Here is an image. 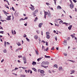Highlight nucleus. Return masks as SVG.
<instances>
[{
  "mask_svg": "<svg viewBox=\"0 0 77 77\" xmlns=\"http://www.w3.org/2000/svg\"><path fill=\"white\" fill-rule=\"evenodd\" d=\"M40 73H42L43 74V73H44V71L43 70H41L40 71Z\"/></svg>",
  "mask_w": 77,
  "mask_h": 77,
  "instance_id": "19",
  "label": "nucleus"
},
{
  "mask_svg": "<svg viewBox=\"0 0 77 77\" xmlns=\"http://www.w3.org/2000/svg\"><path fill=\"white\" fill-rule=\"evenodd\" d=\"M18 50H19V49H16V52H17V51H18Z\"/></svg>",
  "mask_w": 77,
  "mask_h": 77,
  "instance_id": "50",
  "label": "nucleus"
},
{
  "mask_svg": "<svg viewBox=\"0 0 77 77\" xmlns=\"http://www.w3.org/2000/svg\"><path fill=\"white\" fill-rule=\"evenodd\" d=\"M26 40H27V41H29V38H26Z\"/></svg>",
  "mask_w": 77,
  "mask_h": 77,
  "instance_id": "54",
  "label": "nucleus"
},
{
  "mask_svg": "<svg viewBox=\"0 0 77 77\" xmlns=\"http://www.w3.org/2000/svg\"><path fill=\"white\" fill-rule=\"evenodd\" d=\"M18 57H19V58H20V57H22V56L21 55V56H20H20H18Z\"/></svg>",
  "mask_w": 77,
  "mask_h": 77,
  "instance_id": "45",
  "label": "nucleus"
},
{
  "mask_svg": "<svg viewBox=\"0 0 77 77\" xmlns=\"http://www.w3.org/2000/svg\"><path fill=\"white\" fill-rule=\"evenodd\" d=\"M73 1L74 3H76L77 2V1L75 0H73Z\"/></svg>",
  "mask_w": 77,
  "mask_h": 77,
  "instance_id": "42",
  "label": "nucleus"
},
{
  "mask_svg": "<svg viewBox=\"0 0 77 77\" xmlns=\"http://www.w3.org/2000/svg\"><path fill=\"white\" fill-rule=\"evenodd\" d=\"M4 61H5V60L4 59H3L1 61V62L2 63V62H4Z\"/></svg>",
  "mask_w": 77,
  "mask_h": 77,
  "instance_id": "49",
  "label": "nucleus"
},
{
  "mask_svg": "<svg viewBox=\"0 0 77 77\" xmlns=\"http://www.w3.org/2000/svg\"><path fill=\"white\" fill-rule=\"evenodd\" d=\"M62 9V8L61 7H60V6L58 5L57 7V9Z\"/></svg>",
  "mask_w": 77,
  "mask_h": 77,
  "instance_id": "15",
  "label": "nucleus"
},
{
  "mask_svg": "<svg viewBox=\"0 0 77 77\" xmlns=\"http://www.w3.org/2000/svg\"><path fill=\"white\" fill-rule=\"evenodd\" d=\"M69 17H70V18H71V19L72 18V16H69Z\"/></svg>",
  "mask_w": 77,
  "mask_h": 77,
  "instance_id": "55",
  "label": "nucleus"
},
{
  "mask_svg": "<svg viewBox=\"0 0 77 77\" xmlns=\"http://www.w3.org/2000/svg\"><path fill=\"white\" fill-rule=\"evenodd\" d=\"M38 10H36L35 11L33 12L34 13L36 14V13H38Z\"/></svg>",
  "mask_w": 77,
  "mask_h": 77,
  "instance_id": "17",
  "label": "nucleus"
},
{
  "mask_svg": "<svg viewBox=\"0 0 77 77\" xmlns=\"http://www.w3.org/2000/svg\"><path fill=\"white\" fill-rule=\"evenodd\" d=\"M51 50H54V47H52L51 49Z\"/></svg>",
  "mask_w": 77,
  "mask_h": 77,
  "instance_id": "28",
  "label": "nucleus"
},
{
  "mask_svg": "<svg viewBox=\"0 0 77 77\" xmlns=\"http://www.w3.org/2000/svg\"><path fill=\"white\" fill-rule=\"evenodd\" d=\"M27 18H28L27 17H25L24 19V20H27Z\"/></svg>",
  "mask_w": 77,
  "mask_h": 77,
  "instance_id": "53",
  "label": "nucleus"
},
{
  "mask_svg": "<svg viewBox=\"0 0 77 77\" xmlns=\"http://www.w3.org/2000/svg\"><path fill=\"white\" fill-rule=\"evenodd\" d=\"M15 70H16V69H18V68H17V67H16V68L14 69Z\"/></svg>",
  "mask_w": 77,
  "mask_h": 77,
  "instance_id": "58",
  "label": "nucleus"
},
{
  "mask_svg": "<svg viewBox=\"0 0 77 77\" xmlns=\"http://www.w3.org/2000/svg\"><path fill=\"white\" fill-rule=\"evenodd\" d=\"M54 38H55V39L56 41H57V36H55L54 37Z\"/></svg>",
  "mask_w": 77,
  "mask_h": 77,
  "instance_id": "32",
  "label": "nucleus"
},
{
  "mask_svg": "<svg viewBox=\"0 0 77 77\" xmlns=\"http://www.w3.org/2000/svg\"><path fill=\"white\" fill-rule=\"evenodd\" d=\"M3 33H4V31H0V33H2V34H3Z\"/></svg>",
  "mask_w": 77,
  "mask_h": 77,
  "instance_id": "35",
  "label": "nucleus"
},
{
  "mask_svg": "<svg viewBox=\"0 0 77 77\" xmlns=\"http://www.w3.org/2000/svg\"><path fill=\"white\" fill-rule=\"evenodd\" d=\"M62 66L60 67L59 68V71H62Z\"/></svg>",
  "mask_w": 77,
  "mask_h": 77,
  "instance_id": "14",
  "label": "nucleus"
},
{
  "mask_svg": "<svg viewBox=\"0 0 77 77\" xmlns=\"http://www.w3.org/2000/svg\"><path fill=\"white\" fill-rule=\"evenodd\" d=\"M45 57L46 58H50V57H51L49 56H47L46 55H45Z\"/></svg>",
  "mask_w": 77,
  "mask_h": 77,
  "instance_id": "18",
  "label": "nucleus"
},
{
  "mask_svg": "<svg viewBox=\"0 0 77 77\" xmlns=\"http://www.w3.org/2000/svg\"><path fill=\"white\" fill-rule=\"evenodd\" d=\"M12 9L13 11H15V9H14V8L13 7H12Z\"/></svg>",
  "mask_w": 77,
  "mask_h": 77,
  "instance_id": "41",
  "label": "nucleus"
},
{
  "mask_svg": "<svg viewBox=\"0 0 77 77\" xmlns=\"http://www.w3.org/2000/svg\"><path fill=\"white\" fill-rule=\"evenodd\" d=\"M46 5H48V6H49V4L48 3V2H47L46 3Z\"/></svg>",
  "mask_w": 77,
  "mask_h": 77,
  "instance_id": "46",
  "label": "nucleus"
},
{
  "mask_svg": "<svg viewBox=\"0 0 77 77\" xmlns=\"http://www.w3.org/2000/svg\"><path fill=\"white\" fill-rule=\"evenodd\" d=\"M70 8L71 9H72L74 8V5L73 4H70L69 5Z\"/></svg>",
  "mask_w": 77,
  "mask_h": 77,
  "instance_id": "6",
  "label": "nucleus"
},
{
  "mask_svg": "<svg viewBox=\"0 0 77 77\" xmlns=\"http://www.w3.org/2000/svg\"><path fill=\"white\" fill-rule=\"evenodd\" d=\"M17 45L18 46H20V45H21V44H20V42H19L17 43Z\"/></svg>",
  "mask_w": 77,
  "mask_h": 77,
  "instance_id": "27",
  "label": "nucleus"
},
{
  "mask_svg": "<svg viewBox=\"0 0 77 77\" xmlns=\"http://www.w3.org/2000/svg\"><path fill=\"white\" fill-rule=\"evenodd\" d=\"M63 44H64V45L66 46V45H67V40H65L63 42Z\"/></svg>",
  "mask_w": 77,
  "mask_h": 77,
  "instance_id": "3",
  "label": "nucleus"
},
{
  "mask_svg": "<svg viewBox=\"0 0 77 77\" xmlns=\"http://www.w3.org/2000/svg\"><path fill=\"white\" fill-rule=\"evenodd\" d=\"M69 1L70 3H71V5L73 4L72 3V1H71V0H69Z\"/></svg>",
  "mask_w": 77,
  "mask_h": 77,
  "instance_id": "39",
  "label": "nucleus"
},
{
  "mask_svg": "<svg viewBox=\"0 0 77 77\" xmlns=\"http://www.w3.org/2000/svg\"><path fill=\"white\" fill-rule=\"evenodd\" d=\"M24 20V19H23V18H21L20 19V21H21V20Z\"/></svg>",
  "mask_w": 77,
  "mask_h": 77,
  "instance_id": "43",
  "label": "nucleus"
},
{
  "mask_svg": "<svg viewBox=\"0 0 77 77\" xmlns=\"http://www.w3.org/2000/svg\"><path fill=\"white\" fill-rule=\"evenodd\" d=\"M46 45H47V46H48V42H46Z\"/></svg>",
  "mask_w": 77,
  "mask_h": 77,
  "instance_id": "56",
  "label": "nucleus"
},
{
  "mask_svg": "<svg viewBox=\"0 0 77 77\" xmlns=\"http://www.w3.org/2000/svg\"><path fill=\"white\" fill-rule=\"evenodd\" d=\"M63 24H66V26H68V23H66L65 22H64V23H63Z\"/></svg>",
  "mask_w": 77,
  "mask_h": 77,
  "instance_id": "30",
  "label": "nucleus"
},
{
  "mask_svg": "<svg viewBox=\"0 0 77 77\" xmlns=\"http://www.w3.org/2000/svg\"><path fill=\"white\" fill-rule=\"evenodd\" d=\"M32 15H33V16L34 17H36V13H34V12H33Z\"/></svg>",
  "mask_w": 77,
  "mask_h": 77,
  "instance_id": "20",
  "label": "nucleus"
},
{
  "mask_svg": "<svg viewBox=\"0 0 77 77\" xmlns=\"http://www.w3.org/2000/svg\"><path fill=\"white\" fill-rule=\"evenodd\" d=\"M11 16H8L7 18H6V20H11Z\"/></svg>",
  "mask_w": 77,
  "mask_h": 77,
  "instance_id": "5",
  "label": "nucleus"
},
{
  "mask_svg": "<svg viewBox=\"0 0 77 77\" xmlns=\"http://www.w3.org/2000/svg\"><path fill=\"white\" fill-rule=\"evenodd\" d=\"M42 24H43V23H41L39 24L38 26L39 27H40V28H41V27L42 26Z\"/></svg>",
  "mask_w": 77,
  "mask_h": 77,
  "instance_id": "9",
  "label": "nucleus"
},
{
  "mask_svg": "<svg viewBox=\"0 0 77 77\" xmlns=\"http://www.w3.org/2000/svg\"><path fill=\"white\" fill-rule=\"evenodd\" d=\"M72 25H70L69 26V27H68V29L69 30H71V28H72Z\"/></svg>",
  "mask_w": 77,
  "mask_h": 77,
  "instance_id": "11",
  "label": "nucleus"
},
{
  "mask_svg": "<svg viewBox=\"0 0 77 77\" xmlns=\"http://www.w3.org/2000/svg\"><path fill=\"white\" fill-rule=\"evenodd\" d=\"M0 29H2V30H3V28L2 27V26H0Z\"/></svg>",
  "mask_w": 77,
  "mask_h": 77,
  "instance_id": "52",
  "label": "nucleus"
},
{
  "mask_svg": "<svg viewBox=\"0 0 77 77\" xmlns=\"http://www.w3.org/2000/svg\"><path fill=\"white\" fill-rule=\"evenodd\" d=\"M3 51L4 53H6L7 52V51L6 49H4Z\"/></svg>",
  "mask_w": 77,
  "mask_h": 77,
  "instance_id": "25",
  "label": "nucleus"
},
{
  "mask_svg": "<svg viewBox=\"0 0 77 77\" xmlns=\"http://www.w3.org/2000/svg\"><path fill=\"white\" fill-rule=\"evenodd\" d=\"M42 42H44V43H45V42L44 40H42Z\"/></svg>",
  "mask_w": 77,
  "mask_h": 77,
  "instance_id": "51",
  "label": "nucleus"
},
{
  "mask_svg": "<svg viewBox=\"0 0 77 77\" xmlns=\"http://www.w3.org/2000/svg\"><path fill=\"white\" fill-rule=\"evenodd\" d=\"M41 59L42 58H38L37 59V61H38V62H39L40 60H41Z\"/></svg>",
  "mask_w": 77,
  "mask_h": 77,
  "instance_id": "31",
  "label": "nucleus"
},
{
  "mask_svg": "<svg viewBox=\"0 0 77 77\" xmlns=\"http://www.w3.org/2000/svg\"><path fill=\"white\" fill-rule=\"evenodd\" d=\"M5 7H6V8H7V7H8V6L7 5H5Z\"/></svg>",
  "mask_w": 77,
  "mask_h": 77,
  "instance_id": "63",
  "label": "nucleus"
},
{
  "mask_svg": "<svg viewBox=\"0 0 77 77\" xmlns=\"http://www.w3.org/2000/svg\"><path fill=\"white\" fill-rule=\"evenodd\" d=\"M46 38L47 39H50V33L49 32H46Z\"/></svg>",
  "mask_w": 77,
  "mask_h": 77,
  "instance_id": "2",
  "label": "nucleus"
},
{
  "mask_svg": "<svg viewBox=\"0 0 77 77\" xmlns=\"http://www.w3.org/2000/svg\"><path fill=\"white\" fill-rule=\"evenodd\" d=\"M54 4H55V5H56V1H54Z\"/></svg>",
  "mask_w": 77,
  "mask_h": 77,
  "instance_id": "62",
  "label": "nucleus"
},
{
  "mask_svg": "<svg viewBox=\"0 0 77 77\" xmlns=\"http://www.w3.org/2000/svg\"><path fill=\"white\" fill-rule=\"evenodd\" d=\"M32 70H33V71H36V69L35 68H32Z\"/></svg>",
  "mask_w": 77,
  "mask_h": 77,
  "instance_id": "26",
  "label": "nucleus"
},
{
  "mask_svg": "<svg viewBox=\"0 0 77 77\" xmlns=\"http://www.w3.org/2000/svg\"><path fill=\"white\" fill-rule=\"evenodd\" d=\"M69 61H70V62H75V61L72 60H69Z\"/></svg>",
  "mask_w": 77,
  "mask_h": 77,
  "instance_id": "40",
  "label": "nucleus"
},
{
  "mask_svg": "<svg viewBox=\"0 0 77 77\" xmlns=\"http://www.w3.org/2000/svg\"><path fill=\"white\" fill-rule=\"evenodd\" d=\"M48 12H49V13H48V17L49 16V17H50V15H51V14H50V11H48Z\"/></svg>",
  "mask_w": 77,
  "mask_h": 77,
  "instance_id": "21",
  "label": "nucleus"
},
{
  "mask_svg": "<svg viewBox=\"0 0 77 77\" xmlns=\"http://www.w3.org/2000/svg\"><path fill=\"white\" fill-rule=\"evenodd\" d=\"M48 66H44V67H43V68H47V67H48Z\"/></svg>",
  "mask_w": 77,
  "mask_h": 77,
  "instance_id": "36",
  "label": "nucleus"
},
{
  "mask_svg": "<svg viewBox=\"0 0 77 77\" xmlns=\"http://www.w3.org/2000/svg\"><path fill=\"white\" fill-rule=\"evenodd\" d=\"M7 45H10V43H9L8 42H7Z\"/></svg>",
  "mask_w": 77,
  "mask_h": 77,
  "instance_id": "48",
  "label": "nucleus"
},
{
  "mask_svg": "<svg viewBox=\"0 0 77 77\" xmlns=\"http://www.w3.org/2000/svg\"><path fill=\"white\" fill-rule=\"evenodd\" d=\"M70 36L72 37V38H74L75 37V36L74 35H71Z\"/></svg>",
  "mask_w": 77,
  "mask_h": 77,
  "instance_id": "37",
  "label": "nucleus"
},
{
  "mask_svg": "<svg viewBox=\"0 0 77 77\" xmlns=\"http://www.w3.org/2000/svg\"><path fill=\"white\" fill-rule=\"evenodd\" d=\"M64 55L65 56H67V54H66V53H64Z\"/></svg>",
  "mask_w": 77,
  "mask_h": 77,
  "instance_id": "34",
  "label": "nucleus"
},
{
  "mask_svg": "<svg viewBox=\"0 0 77 77\" xmlns=\"http://www.w3.org/2000/svg\"><path fill=\"white\" fill-rule=\"evenodd\" d=\"M35 51L36 54H37V55H38V54H39L38 53V51L36 50H35Z\"/></svg>",
  "mask_w": 77,
  "mask_h": 77,
  "instance_id": "23",
  "label": "nucleus"
},
{
  "mask_svg": "<svg viewBox=\"0 0 77 77\" xmlns=\"http://www.w3.org/2000/svg\"><path fill=\"white\" fill-rule=\"evenodd\" d=\"M21 77H25L26 75H20Z\"/></svg>",
  "mask_w": 77,
  "mask_h": 77,
  "instance_id": "22",
  "label": "nucleus"
},
{
  "mask_svg": "<svg viewBox=\"0 0 77 77\" xmlns=\"http://www.w3.org/2000/svg\"><path fill=\"white\" fill-rule=\"evenodd\" d=\"M23 60L24 61V63H27V61H26V58L24 57H23Z\"/></svg>",
  "mask_w": 77,
  "mask_h": 77,
  "instance_id": "4",
  "label": "nucleus"
},
{
  "mask_svg": "<svg viewBox=\"0 0 77 77\" xmlns=\"http://www.w3.org/2000/svg\"><path fill=\"white\" fill-rule=\"evenodd\" d=\"M12 34L13 35H15L16 34V32H15V30L14 31V32H13V30H12V32H11Z\"/></svg>",
  "mask_w": 77,
  "mask_h": 77,
  "instance_id": "10",
  "label": "nucleus"
},
{
  "mask_svg": "<svg viewBox=\"0 0 77 77\" xmlns=\"http://www.w3.org/2000/svg\"><path fill=\"white\" fill-rule=\"evenodd\" d=\"M45 15V16H44V18H46V15Z\"/></svg>",
  "mask_w": 77,
  "mask_h": 77,
  "instance_id": "64",
  "label": "nucleus"
},
{
  "mask_svg": "<svg viewBox=\"0 0 77 77\" xmlns=\"http://www.w3.org/2000/svg\"><path fill=\"white\" fill-rule=\"evenodd\" d=\"M41 75L42 77H43V76H44V75H45V74H41Z\"/></svg>",
  "mask_w": 77,
  "mask_h": 77,
  "instance_id": "38",
  "label": "nucleus"
},
{
  "mask_svg": "<svg viewBox=\"0 0 77 77\" xmlns=\"http://www.w3.org/2000/svg\"><path fill=\"white\" fill-rule=\"evenodd\" d=\"M42 50H43V49H44V48H45L44 46H42Z\"/></svg>",
  "mask_w": 77,
  "mask_h": 77,
  "instance_id": "61",
  "label": "nucleus"
},
{
  "mask_svg": "<svg viewBox=\"0 0 77 77\" xmlns=\"http://www.w3.org/2000/svg\"><path fill=\"white\" fill-rule=\"evenodd\" d=\"M4 14H8V13L6 11H4Z\"/></svg>",
  "mask_w": 77,
  "mask_h": 77,
  "instance_id": "47",
  "label": "nucleus"
},
{
  "mask_svg": "<svg viewBox=\"0 0 77 77\" xmlns=\"http://www.w3.org/2000/svg\"><path fill=\"white\" fill-rule=\"evenodd\" d=\"M49 64V63L48 61H43L42 62L41 64V66L42 67H44V66H47Z\"/></svg>",
  "mask_w": 77,
  "mask_h": 77,
  "instance_id": "1",
  "label": "nucleus"
},
{
  "mask_svg": "<svg viewBox=\"0 0 77 77\" xmlns=\"http://www.w3.org/2000/svg\"><path fill=\"white\" fill-rule=\"evenodd\" d=\"M53 66L54 68H56V67L57 68H58L57 65V64H55L54 66Z\"/></svg>",
  "mask_w": 77,
  "mask_h": 77,
  "instance_id": "16",
  "label": "nucleus"
},
{
  "mask_svg": "<svg viewBox=\"0 0 77 77\" xmlns=\"http://www.w3.org/2000/svg\"><path fill=\"white\" fill-rule=\"evenodd\" d=\"M29 8H30L31 9L32 11H33L35 10V8L33 7H30Z\"/></svg>",
  "mask_w": 77,
  "mask_h": 77,
  "instance_id": "8",
  "label": "nucleus"
},
{
  "mask_svg": "<svg viewBox=\"0 0 77 77\" xmlns=\"http://www.w3.org/2000/svg\"><path fill=\"white\" fill-rule=\"evenodd\" d=\"M34 38L35 39H37L38 37V36H37V35H35V36H34Z\"/></svg>",
  "mask_w": 77,
  "mask_h": 77,
  "instance_id": "13",
  "label": "nucleus"
},
{
  "mask_svg": "<svg viewBox=\"0 0 77 77\" xmlns=\"http://www.w3.org/2000/svg\"><path fill=\"white\" fill-rule=\"evenodd\" d=\"M37 20H38V17H37L35 18V19H34V21H36Z\"/></svg>",
  "mask_w": 77,
  "mask_h": 77,
  "instance_id": "33",
  "label": "nucleus"
},
{
  "mask_svg": "<svg viewBox=\"0 0 77 77\" xmlns=\"http://www.w3.org/2000/svg\"><path fill=\"white\" fill-rule=\"evenodd\" d=\"M71 72L70 73V74H74V72H75V71L74 70H72L71 71Z\"/></svg>",
  "mask_w": 77,
  "mask_h": 77,
  "instance_id": "7",
  "label": "nucleus"
},
{
  "mask_svg": "<svg viewBox=\"0 0 77 77\" xmlns=\"http://www.w3.org/2000/svg\"><path fill=\"white\" fill-rule=\"evenodd\" d=\"M48 50V48H47L46 50V51H47V50Z\"/></svg>",
  "mask_w": 77,
  "mask_h": 77,
  "instance_id": "60",
  "label": "nucleus"
},
{
  "mask_svg": "<svg viewBox=\"0 0 77 77\" xmlns=\"http://www.w3.org/2000/svg\"><path fill=\"white\" fill-rule=\"evenodd\" d=\"M77 8H75V12H77Z\"/></svg>",
  "mask_w": 77,
  "mask_h": 77,
  "instance_id": "57",
  "label": "nucleus"
},
{
  "mask_svg": "<svg viewBox=\"0 0 77 77\" xmlns=\"http://www.w3.org/2000/svg\"><path fill=\"white\" fill-rule=\"evenodd\" d=\"M56 49L57 50H59V48H56Z\"/></svg>",
  "mask_w": 77,
  "mask_h": 77,
  "instance_id": "59",
  "label": "nucleus"
},
{
  "mask_svg": "<svg viewBox=\"0 0 77 77\" xmlns=\"http://www.w3.org/2000/svg\"><path fill=\"white\" fill-rule=\"evenodd\" d=\"M45 15H47V14H48V12H45Z\"/></svg>",
  "mask_w": 77,
  "mask_h": 77,
  "instance_id": "29",
  "label": "nucleus"
},
{
  "mask_svg": "<svg viewBox=\"0 0 77 77\" xmlns=\"http://www.w3.org/2000/svg\"><path fill=\"white\" fill-rule=\"evenodd\" d=\"M4 45L5 47H6V45H7V43L6 41L4 42Z\"/></svg>",
  "mask_w": 77,
  "mask_h": 77,
  "instance_id": "24",
  "label": "nucleus"
},
{
  "mask_svg": "<svg viewBox=\"0 0 77 77\" xmlns=\"http://www.w3.org/2000/svg\"><path fill=\"white\" fill-rule=\"evenodd\" d=\"M23 37H24V38H26V36H27V35H26V34H24V35L23 36Z\"/></svg>",
  "mask_w": 77,
  "mask_h": 77,
  "instance_id": "44",
  "label": "nucleus"
},
{
  "mask_svg": "<svg viewBox=\"0 0 77 77\" xmlns=\"http://www.w3.org/2000/svg\"><path fill=\"white\" fill-rule=\"evenodd\" d=\"M36 64V62L35 61H33L32 62V65L34 66V65H35Z\"/></svg>",
  "mask_w": 77,
  "mask_h": 77,
  "instance_id": "12",
  "label": "nucleus"
}]
</instances>
